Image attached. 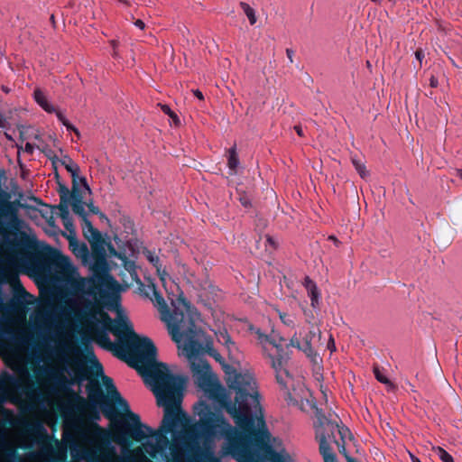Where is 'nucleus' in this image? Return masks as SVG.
<instances>
[{
    "label": "nucleus",
    "instance_id": "5701e85b",
    "mask_svg": "<svg viewBox=\"0 0 462 462\" xmlns=\"http://www.w3.org/2000/svg\"><path fill=\"white\" fill-rule=\"evenodd\" d=\"M201 458L203 462H221L220 458L216 457L213 449L208 447L201 452Z\"/></svg>",
    "mask_w": 462,
    "mask_h": 462
},
{
    "label": "nucleus",
    "instance_id": "20e7f679",
    "mask_svg": "<svg viewBox=\"0 0 462 462\" xmlns=\"http://www.w3.org/2000/svg\"><path fill=\"white\" fill-rule=\"evenodd\" d=\"M21 252L23 262L33 270L49 267L56 273L68 275L73 266L70 259L62 253L47 244H37L35 241H25L22 244Z\"/></svg>",
    "mask_w": 462,
    "mask_h": 462
},
{
    "label": "nucleus",
    "instance_id": "ddd939ff",
    "mask_svg": "<svg viewBox=\"0 0 462 462\" xmlns=\"http://www.w3.org/2000/svg\"><path fill=\"white\" fill-rule=\"evenodd\" d=\"M319 453L322 456L324 462H337V456L332 451L325 435L319 437Z\"/></svg>",
    "mask_w": 462,
    "mask_h": 462
},
{
    "label": "nucleus",
    "instance_id": "4d7b16f0",
    "mask_svg": "<svg viewBox=\"0 0 462 462\" xmlns=\"http://www.w3.org/2000/svg\"><path fill=\"white\" fill-rule=\"evenodd\" d=\"M371 1L377 5H382L383 3V0H371Z\"/></svg>",
    "mask_w": 462,
    "mask_h": 462
},
{
    "label": "nucleus",
    "instance_id": "6e6d98bb",
    "mask_svg": "<svg viewBox=\"0 0 462 462\" xmlns=\"http://www.w3.org/2000/svg\"><path fill=\"white\" fill-rule=\"evenodd\" d=\"M4 126V117L3 116L0 114V127H3Z\"/></svg>",
    "mask_w": 462,
    "mask_h": 462
},
{
    "label": "nucleus",
    "instance_id": "0eeeda50",
    "mask_svg": "<svg viewBox=\"0 0 462 462\" xmlns=\"http://www.w3.org/2000/svg\"><path fill=\"white\" fill-rule=\"evenodd\" d=\"M72 371L74 378L71 380L68 379L62 371L40 368L38 374L47 378V382L51 384L53 391L72 392L69 386L75 383H79L84 380V371L81 367L74 366Z\"/></svg>",
    "mask_w": 462,
    "mask_h": 462
},
{
    "label": "nucleus",
    "instance_id": "1a4fd4ad",
    "mask_svg": "<svg viewBox=\"0 0 462 462\" xmlns=\"http://www.w3.org/2000/svg\"><path fill=\"white\" fill-rule=\"evenodd\" d=\"M191 370L194 375L197 376V383L200 387L204 388L211 385V367L207 361L193 362Z\"/></svg>",
    "mask_w": 462,
    "mask_h": 462
},
{
    "label": "nucleus",
    "instance_id": "c03bdc74",
    "mask_svg": "<svg viewBox=\"0 0 462 462\" xmlns=\"http://www.w3.org/2000/svg\"><path fill=\"white\" fill-rule=\"evenodd\" d=\"M134 24H135V26H136V27H138V28H139V29H141V30H143V29H144V27H145L144 23H143L142 20H140V19L136 20V21L134 22Z\"/></svg>",
    "mask_w": 462,
    "mask_h": 462
},
{
    "label": "nucleus",
    "instance_id": "e433bc0d",
    "mask_svg": "<svg viewBox=\"0 0 462 462\" xmlns=\"http://www.w3.org/2000/svg\"><path fill=\"white\" fill-rule=\"evenodd\" d=\"M415 57L416 59L421 62V60L424 59L425 55H424V51L421 50V49H418L416 51H415Z\"/></svg>",
    "mask_w": 462,
    "mask_h": 462
},
{
    "label": "nucleus",
    "instance_id": "39448f33",
    "mask_svg": "<svg viewBox=\"0 0 462 462\" xmlns=\"http://www.w3.org/2000/svg\"><path fill=\"white\" fill-rule=\"evenodd\" d=\"M198 318L199 313L196 310L191 313L176 312L173 317L174 325L169 328L174 342L179 344L182 338L185 339L182 350L189 360L197 357L202 348L201 344L197 339L196 320Z\"/></svg>",
    "mask_w": 462,
    "mask_h": 462
},
{
    "label": "nucleus",
    "instance_id": "2eb2a0df",
    "mask_svg": "<svg viewBox=\"0 0 462 462\" xmlns=\"http://www.w3.org/2000/svg\"><path fill=\"white\" fill-rule=\"evenodd\" d=\"M33 96L37 104H39L45 111L52 112L54 110L53 107L49 105L44 93L41 89H35Z\"/></svg>",
    "mask_w": 462,
    "mask_h": 462
},
{
    "label": "nucleus",
    "instance_id": "bb28decb",
    "mask_svg": "<svg viewBox=\"0 0 462 462\" xmlns=\"http://www.w3.org/2000/svg\"><path fill=\"white\" fill-rule=\"evenodd\" d=\"M8 382H9L10 385L12 387H14V389H16L17 391H23V392L25 391V387H24L23 382V380L21 378H16V377H14V376H9Z\"/></svg>",
    "mask_w": 462,
    "mask_h": 462
},
{
    "label": "nucleus",
    "instance_id": "4c0bfd02",
    "mask_svg": "<svg viewBox=\"0 0 462 462\" xmlns=\"http://www.w3.org/2000/svg\"><path fill=\"white\" fill-rule=\"evenodd\" d=\"M223 345L226 346L229 352H231L232 348L235 347V342L231 339V337L229 340L224 341Z\"/></svg>",
    "mask_w": 462,
    "mask_h": 462
},
{
    "label": "nucleus",
    "instance_id": "774afa93",
    "mask_svg": "<svg viewBox=\"0 0 462 462\" xmlns=\"http://www.w3.org/2000/svg\"><path fill=\"white\" fill-rule=\"evenodd\" d=\"M116 355L118 356V357H123V355L119 352H116Z\"/></svg>",
    "mask_w": 462,
    "mask_h": 462
},
{
    "label": "nucleus",
    "instance_id": "c9c22d12",
    "mask_svg": "<svg viewBox=\"0 0 462 462\" xmlns=\"http://www.w3.org/2000/svg\"><path fill=\"white\" fill-rule=\"evenodd\" d=\"M14 288H15V290H17V291H20L23 295H26L27 294V292H26L25 289L23 288V286L20 283L19 279H17V284L14 285Z\"/></svg>",
    "mask_w": 462,
    "mask_h": 462
},
{
    "label": "nucleus",
    "instance_id": "a18cd8bd",
    "mask_svg": "<svg viewBox=\"0 0 462 462\" xmlns=\"http://www.w3.org/2000/svg\"><path fill=\"white\" fill-rule=\"evenodd\" d=\"M193 94L196 97H198L199 99L200 100H203L204 99V96L202 94V92L199 89H195L193 90Z\"/></svg>",
    "mask_w": 462,
    "mask_h": 462
},
{
    "label": "nucleus",
    "instance_id": "a878e982",
    "mask_svg": "<svg viewBox=\"0 0 462 462\" xmlns=\"http://www.w3.org/2000/svg\"><path fill=\"white\" fill-rule=\"evenodd\" d=\"M436 455L439 457V458L443 462H453L452 456L448 453L444 448L438 447L435 449Z\"/></svg>",
    "mask_w": 462,
    "mask_h": 462
},
{
    "label": "nucleus",
    "instance_id": "8fccbe9b",
    "mask_svg": "<svg viewBox=\"0 0 462 462\" xmlns=\"http://www.w3.org/2000/svg\"><path fill=\"white\" fill-rule=\"evenodd\" d=\"M328 347L331 350H334L335 349V344H334V339L332 337H330V340L328 342Z\"/></svg>",
    "mask_w": 462,
    "mask_h": 462
},
{
    "label": "nucleus",
    "instance_id": "423d86ee",
    "mask_svg": "<svg viewBox=\"0 0 462 462\" xmlns=\"http://www.w3.org/2000/svg\"><path fill=\"white\" fill-rule=\"evenodd\" d=\"M151 289L152 291L153 299L152 301L157 306L159 312L162 315V320L168 324V328L174 325V314L177 313H191L196 309L193 308L190 303L180 295L177 299V302L173 304V310L171 311L162 295L157 291L154 284H152Z\"/></svg>",
    "mask_w": 462,
    "mask_h": 462
},
{
    "label": "nucleus",
    "instance_id": "f8f14e48",
    "mask_svg": "<svg viewBox=\"0 0 462 462\" xmlns=\"http://www.w3.org/2000/svg\"><path fill=\"white\" fill-rule=\"evenodd\" d=\"M70 197L71 199L69 204L73 212L78 215L81 220L88 217V214L84 208L83 195L79 188V185L72 186Z\"/></svg>",
    "mask_w": 462,
    "mask_h": 462
},
{
    "label": "nucleus",
    "instance_id": "9d476101",
    "mask_svg": "<svg viewBox=\"0 0 462 462\" xmlns=\"http://www.w3.org/2000/svg\"><path fill=\"white\" fill-rule=\"evenodd\" d=\"M82 221V231L86 239L89 241L93 252L97 250L98 245H102L103 238L101 233L93 226L91 221L86 217Z\"/></svg>",
    "mask_w": 462,
    "mask_h": 462
},
{
    "label": "nucleus",
    "instance_id": "13d9d810",
    "mask_svg": "<svg viewBox=\"0 0 462 462\" xmlns=\"http://www.w3.org/2000/svg\"><path fill=\"white\" fill-rule=\"evenodd\" d=\"M97 250H100V254H103V252H101V250H102L101 245H98L97 246V250L94 252V254H96L97 252Z\"/></svg>",
    "mask_w": 462,
    "mask_h": 462
},
{
    "label": "nucleus",
    "instance_id": "58836bf2",
    "mask_svg": "<svg viewBox=\"0 0 462 462\" xmlns=\"http://www.w3.org/2000/svg\"><path fill=\"white\" fill-rule=\"evenodd\" d=\"M430 86L431 88H437L439 86L438 79L433 75H431V77L430 79Z\"/></svg>",
    "mask_w": 462,
    "mask_h": 462
},
{
    "label": "nucleus",
    "instance_id": "052dcab7",
    "mask_svg": "<svg viewBox=\"0 0 462 462\" xmlns=\"http://www.w3.org/2000/svg\"><path fill=\"white\" fill-rule=\"evenodd\" d=\"M9 456H11V457H14V456H16L15 451H14V450H11V451L9 452Z\"/></svg>",
    "mask_w": 462,
    "mask_h": 462
},
{
    "label": "nucleus",
    "instance_id": "09e8293b",
    "mask_svg": "<svg viewBox=\"0 0 462 462\" xmlns=\"http://www.w3.org/2000/svg\"><path fill=\"white\" fill-rule=\"evenodd\" d=\"M42 216L47 219V222H48L50 225H51V224L54 222V220H53V217H52V213H51V214H50V217H49V218H48V217H47V216H46V215H44V214H42Z\"/></svg>",
    "mask_w": 462,
    "mask_h": 462
},
{
    "label": "nucleus",
    "instance_id": "f704fd0d",
    "mask_svg": "<svg viewBox=\"0 0 462 462\" xmlns=\"http://www.w3.org/2000/svg\"><path fill=\"white\" fill-rule=\"evenodd\" d=\"M67 130L68 131H72L75 133V134L79 138L80 137V133L79 131L73 125H71L70 123H69V125H65Z\"/></svg>",
    "mask_w": 462,
    "mask_h": 462
},
{
    "label": "nucleus",
    "instance_id": "7ed1b4c3",
    "mask_svg": "<svg viewBox=\"0 0 462 462\" xmlns=\"http://www.w3.org/2000/svg\"><path fill=\"white\" fill-rule=\"evenodd\" d=\"M103 384L107 391V395L103 392L101 385L97 382H90L87 385L88 401L79 397V408L84 414L91 420H100V411L109 420H113L117 411L115 404H117L125 412V416L132 422V425L126 424L125 430H119L116 433V441L121 445H129L130 439L135 441H142L147 438V433L154 436L156 443H148L151 450H147L149 455L156 457V454L163 451L169 445L170 440L166 432L159 428L158 431L141 422L140 416L131 411L128 402L121 396L114 384L112 378L103 375Z\"/></svg>",
    "mask_w": 462,
    "mask_h": 462
},
{
    "label": "nucleus",
    "instance_id": "b1692460",
    "mask_svg": "<svg viewBox=\"0 0 462 462\" xmlns=\"http://www.w3.org/2000/svg\"><path fill=\"white\" fill-rule=\"evenodd\" d=\"M308 296L310 299V305L313 308H317L319 303L320 292L319 290L315 288L313 291H308Z\"/></svg>",
    "mask_w": 462,
    "mask_h": 462
},
{
    "label": "nucleus",
    "instance_id": "aec40b11",
    "mask_svg": "<svg viewBox=\"0 0 462 462\" xmlns=\"http://www.w3.org/2000/svg\"><path fill=\"white\" fill-rule=\"evenodd\" d=\"M24 430L31 434H46V430L40 422H24Z\"/></svg>",
    "mask_w": 462,
    "mask_h": 462
},
{
    "label": "nucleus",
    "instance_id": "6e6552de",
    "mask_svg": "<svg viewBox=\"0 0 462 462\" xmlns=\"http://www.w3.org/2000/svg\"><path fill=\"white\" fill-rule=\"evenodd\" d=\"M276 356L268 354L267 356L270 359L272 368L275 372L277 383L282 389L288 390V379H291V375L287 369V365L291 358L290 354L284 350L282 344L279 348H276Z\"/></svg>",
    "mask_w": 462,
    "mask_h": 462
},
{
    "label": "nucleus",
    "instance_id": "473e14b6",
    "mask_svg": "<svg viewBox=\"0 0 462 462\" xmlns=\"http://www.w3.org/2000/svg\"><path fill=\"white\" fill-rule=\"evenodd\" d=\"M57 117L64 126L69 125V120L64 116V115L61 112H57Z\"/></svg>",
    "mask_w": 462,
    "mask_h": 462
},
{
    "label": "nucleus",
    "instance_id": "a19ab883",
    "mask_svg": "<svg viewBox=\"0 0 462 462\" xmlns=\"http://www.w3.org/2000/svg\"><path fill=\"white\" fill-rule=\"evenodd\" d=\"M286 56L288 58V60H290V62L292 63L293 62L294 51L291 49H287L286 50Z\"/></svg>",
    "mask_w": 462,
    "mask_h": 462
},
{
    "label": "nucleus",
    "instance_id": "4468645a",
    "mask_svg": "<svg viewBox=\"0 0 462 462\" xmlns=\"http://www.w3.org/2000/svg\"><path fill=\"white\" fill-rule=\"evenodd\" d=\"M58 192L60 195V204L53 206L51 208L53 209H59V211H62L63 214H65L66 208H69V205L70 202L71 191H69V189L65 185L59 183Z\"/></svg>",
    "mask_w": 462,
    "mask_h": 462
},
{
    "label": "nucleus",
    "instance_id": "2f4dec72",
    "mask_svg": "<svg viewBox=\"0 0 462 462\" xmlns=\"http://www.w3.org/2000/svg\"><path fill=\"white\" fill-rule=\"evenodd\" d=\"M231 337L229 336V334L227 333V331H224V332H220L219 335L217 336V340L218 342H220L221 344L224 343V341H226V340H229Z\"/></svg>",
    "mask_w": 462,
    "mask_h": 462
},
{
    "label": "nucleus",
    "instance_id": "ea45409f",
    "mask_svg": "<svg viewBox=\"0 0 462 462\" xmlns=\"http://www.w3.org/2000/svg\"><path fill=\"white\" fill-rule=\"evenodd\" d=\"M88 208H89V211H90L91 213L95 214V215H97V214L100 212L99 208H98L97 207L94 206V204H93V203H89V204L88 205Z\"/></svg>",
    "mask_w": 462,
    "mask_h": 462
},
{
    "label": "nucleus",
    "instance_id": "3c124183",
    "mask_svg": "<svg viewBox=\"0 0 462 462\" xmlns=\"http://www.w3.org/2000/svg\"><path fill=\"white\" fill-rule=\"evenodd\" d=\"M158 272H159L160 279L162 280V282H164V281H165L164 276L167 274L166 272L163 271L162 273H161L160 270H158Z\"/></svg>",
    "mask_w": 462,
    "mask_h": 462
},
{
    "label": "nucleus",
    "instance_id": "680f3d73",
    "mask_svg": "<svg viewBox=\"0 0 462 462\" xmlns=\"http://www.w3.org/2000/svg\"><path fill=\"white\" fill-rule=\"evenodd\" d=\"M33 199H34L37 203L42 204V205H44V204L42 202V200H41V199H37V198H33Z\"/></svg>",
    "mask_w": 462,
    "mask_h": 462
},
{
    "label": "nucleus",
    "instance_id": "37998d69",
    "mask_svg": "<svg viewBox=\"0 0 462 462\" xmlns=\"http://www.w3.org/2000/svg\"><path fill=\"white\" fill-rule=\"evenodd\" d=\"M161 107L162 112L168 116L172 112L168 105H162Z\"/></svg>",
    "mask_w": 462,
    "mask_h": 462
},
{
    "label": "nucleus",
    "instance_id": "4be33fe9",
    "mask_svg": "<svg viewBox=\"0 0 462 462\" xmlns=\"http://www.w3.org/2000/svg\"><path fill=\"white\" fill-rule=\"evenodd\" d=\"M240 6L244 13L245 14V15L247 16L250 24L254 25L256 23L255 11L247 3L245 2H241Z\"/></svg>",
    "mask_w": 462,
    "mask_h": 462
},
{
    "label": "nucleus",
    "instance_id": "0e129e2a",
    "mask_svg": "<svg viewBox=\"0 0 462 462\" xmlns=\"http://www.w3.org/2000/svg\"><path fill=\"white\" fill-rule=\"evenodd\" d=\"M329 239H331V241H335L336 243L338 242L335 236H329Z\"/></svg>",
    "mask_w": 462,
    "mask_h": 462
},
{
    "label": "nucleus",
    "instance_id": "603ef678",
    "mask_svg": "<svg viewBox=\"0 0 462 462\" xmlns=\"http://www.w3.org/2000/svg\"><path fill=\"white\" fill-rule=\"evenodd\" d=\"M316 335V331L315 330H310L309 334L306 336V337H309V338H313Z\"/></svg>",
    "mask_w": 462,
    "mask_h": 462
},
{
    "label": "nucleus",
    "instance_id": "412c9836",
    "mask_svg": "<svg viewBox=\"0 0 462 462\" xmlns=\"http://www.w3.org/2000/svg\"><path fill=\"white\" fill-rule=\"evenodd\" d=\"M65 211H66L65 214H63L62 211H60V217L61 218V220L63 222V226H64L65 229L68 230L69 232L74 234V232H75L74 225H73L72 219L69 215V208H66Z\"/></svg>",
    "mask_w": 462,
    "mask_h": 462
},
{
    "label": "nucleus",
    "instance_id": "f3484780",
    "mask_svg": "<svg viewBox=\"0 0 462 462\" xmlns=\"http://www.w3.org/2000/svg\"><path fill=\"white\" fill-rule=\"evenodd\" d=\"M239 163V159L236 153V147H232L228 151V168L231 171V174H234L236 172V168Z\"/></svg>",
    "mask_w": 462,
    "mask_h": 462
},
{
    "label": "nucleus",
    "instance_id": "bf43d9fd",
    "mask_svg": "<svg viewBox=\"0 0 462 462\" xmlns=\"http://www.w3.org/2000/svg\"><path fill=\"white\" fill-rule=\"evenodd\" d=\"M111 44H112V46H113L114 50H115V49H116V47L117 46V42H116L115 40L111 41Z\"/></svg>",
    "mask_w": 462,
    "mask_h": 462
},
{
    "label": "nucleus",
    "instance_id": "79ce46f5",
    "mask_svg": "<svg viewBox=\"0 0 462 462\" xmlns=\"http://www.w3.org/2000/svg\"><path fill=\"white\" fill-rule=\"evenodd\" d=\"M97 215H98V217H99V218H100V220H101V221H104V222H106L107 225H110V220H109V218H108V217H107L104 213H102V212L100 211Z\"/></svg>",
    "mask_w": 462,
    "mask_h": 462
},
{
    "label": "nucleus",
    "instance_id": "a211bd4d",
    "mask_svg": "<svg viewBox=\"0 0 462 462\" xmlns=\"http://www.w3.org/2000/svg\"><path fill=\"white\" fill-rule=\"evenodd\" d=\"M69 245L73 247L72 251L76 254L85 256L88 254L87 245L84 243H79L75 237L69 238Z\"/></svg>",
    "mask_w": 462,
    "mask_h": 462
},
{
    "label": "nucleus",
    "instance_id": "c756f323",
    "mask_svg": "<svg viewBox=\"0 0 462 462\" xmlns=\"http://www.w3.org/2000/svg\"><path fill=\"white\" fill-rule=\"evenodd\" d=\"M85 283L84 281H79L72 283V289L76 292H84Z\"/></svg>",
    "mask_w": 462,
    "mask_h": 462
},
{
    "label": "nucleus",
    "instance_id": "de8ad7c7",
    "mask_svg": "<svg viewBox=\"0 0 462 462\" xmlns=\"http://www.w3.org/2000/svg\"><path fill=\"white\" fill-rule=\"evenodd\" d=\"M169 116L174 120L175 124L180 123L178 116L173 111L169 115Z\"/></svg>",
    "mask_w": 462,
    "mask_h": 462
},
{
    "label": "nucleus",
    "instance_id": "c85d7f7f",
    "mask_svg": "<svg viewBox=\"0 0 462 462\" xmlns=\"http://www.w3.org/2000/svg\"><path fill=\"white\" fill-rule=\"evenodd\" d=\"M303 286L307 291H313L315 288H317L316 282L312 281L309 276L304 278Z\"/></svg>",
    "mask_w": 462,
    "mask_h": 462
},
{
    "label": "nucleus",
    "instance_id": "6ab92c4d",
    "mask_svg": "<svg viewBox=\"0 0 462 462\" xmlns=\"http://www.w3.org/2000/svg\"><path fill=\"white\" fill-rule=\"evenodd\" d=\"M256 333L261 341L264 340V341L268 342L270 345L273 346L275 348H279L280 345L284 340L283 337H279V338H277L275 336L265 335V334L260 332V330H257Z\"/></svg>",
    "mask_w": 462,
    "mask_h": 462
},
{
    "label": "nucleus",
    "instance_id": "864d4df0",
    "mask_svg": "<svg viewBox=\"0 0 462 462\" xmlns=\"http://www.w3.org/2000/svg\"><path fill=\"white\" fill-rule=\"evenodd\" d=\"M240 200H241L242 205L245 207H248V205L250 204V202L246 199H241Z\"/></svg>",
    "mask_w": 462,
    "mask_h": 462
},
{
    "label": "nucleus",
    "instance_id": "f03ea898",
    "mask_svg": "<svg viewBox=\"0 0 462 462\" xmlns=\"http://www.w3.org/2000/svg\"><path fill=\"white\" fill-rule=\"evenodd\" d=\"M226 384L236 392L234 402L224 399L221 402L226 411L233 418L237 429L231 426L226 418L214 412L205 402H201L200 428L208 435L219 433L226 439L222 448L223 455H231L237 462H258L260 457L270 462H284L282 456L269 444L271 434L263 416L257 418L259 428L255 427L253 409H261L259 393L254 391V381L248 374L238 373L232 366L226 369Z\"/></svg>",
    "mask_w": 462,
    "mask_h": 462
},
{
    "label": "nucleus",
    "instance_id": "9b49d317",
    "mask_svg": "<svg viewBox=\"0 0 462 462\" xmlns=\"http://www.w3.org/2000/svg\"><path fill=\"white\" fill-rule=\"evenodd\" d=\"M60 162L61 165H63L64 168L67 170V171L70 173L71 178H72V186H78L79 180L81 182V184L83 185V187L85 189H87L88 191H90V189L87 183L86 178H84V177L79 178V165L76 162H74V161L70 157L64 156L63 159H61Z\"/></svg>",
    "mask_w": 462,
    "mask_h": 462
},
{
    "label": "nucleus",
    "instance_id": "5fc2aeb1",
    "mask_svg": "<svg viewBox=\"0 0 462 462\" xmlns=\"http://www.w3.org/2000/svg\"><path fill=\"white\" fill-rule=\"evenodd\" d=\"M411 462H420V460L417 457L413 456L412 454H411Z\"/></svg>",
    "mask_w": 462,
    "mask_h": 462
},
{
    "label": "nucleus",
    "instance_id": "393cba45",
    "mask_svg": "<svg viewBox=\"0 0 462 462\" xmlns=\"http://www.w3.org/2000/svg\"><path fill=\"white\" fill-rule=\"evenodd\" d=\"M352 163L361 178L365 179L368 175L365 164L362 163L359 160L352 158Z\"/></svg>",
    "mask_w": 462,
    "mask_h": 462
},
{
    "label": "nucleus",
    "instance_id": "72a5a7b5",
    "mask_svg": "<svg viewBox=\"0 0 462 462\" xmlns=\"http://www.w3.org/2000/svg\"><path fill=\"white\" fill-rule=\"evenodd\" d=\"M23 151L28 154H32L34 152V146L30 143H26Z\"/></svg>",
    "mask_w": 462,
    "mask_h": 462
},
{
    "label": "nucleus",
    "instance_id": "dca6fc26",
    "mask_svg": "<svg viewBox=\"0 0 462 462\" xmlns=\"http://www.w3.org/2000/svg\"><path fill=\"white\" fill-rule=\"evenodd\" d=\"M299 350L302 351L307 357L314 360L317 357V353L311 346V338L305 337L304 342L299 347Z\"/></svg>",
    "mask_w": 462,
    "mask_h": 462
},
{
    "label": "nucleus",
    "instance_id": "69168bd1",
    "mask_svg": "<svg viewBox=\"0 0 462 462\" xmlns=\"http://www.w3.org/2000/svg\"><path fill=\"white\" fill-rule=\"evenodd\" d=\"M284 317H285V315H282V314L280 315L281 319H282L284 323H286V321H285V318H284Z\"/></svg>",
    "mask_w": 462,
    "mask_h": 462
},
{
    "label": "nucleus",
    "instance_id": "f257e3e1",
    "mask_svg": "<svg viewBox=\"0 0 462 462\" xmlns=\"http://www.w3.org/2000/svg\"><path fill=\"white\" fill-rule=\"evenodd\" d=\"M82 303L83 308L75 311L74 317L88 327L100 346L115 349L108 331L115 336L126 334L123 348L129 356V365L144 378L156 397L157 405L164 409L161 430L175 433L179 428H187L190 419L181 408L184 379L172 374L166 364L156 362L157 348L152 340L138 336L125 320H113L100 304L86 299Z\"/></svg>",
    "mask_w": 462,
    "mask_h": 462
},
{
    "label": "nucleus",
    "instance_id": "7c9ffc66",
    "mask_svg": "<svg viewBox=\"0 0 462 462\" xmlns=\"http://www.w3.org/2000/svg\"><path fill=\"white\" fill-rule=\"evenodd\" d=\"M301 343L299 339V337L296 336V334L294 336H292V337L291 338L290 340V343L287 345V347L289 346H293L297 349H299V347L300 346Z\"/></svg>",
    "mask_w": 462,
    "mask_h": 462
},
{
    "label": "nucleus",
    "instance_id": "e2e57ef3",
    "mask_svg": "<svg viewBox=\"0 0 462 462\" xmlns=\"http://www.w3.org/2000/svg\"><path fill=\"white\" fill-rule=\"evenodd\" d=\"M267 241H268L270 244L273 245V238H272V237L268 236V237H267Z\"/></svg>",
    "mask_w": 462,
    "mask_h": 462
},
{
    "label": "nucleus",
    "instance_id": "cd10ccee",
    "mask_svg": "<svg viewBox=\"0 0 462 462\" xmlns=\"http://www.w3.org/2000/svg\"><path fill=\"white\" fill-rule=\"evenodd\" d=\"M374 374L378 382L383 384H392L391 381L380 371L378 367H374Z\"/></svg>",
    "mask_w": 462,
    "mask_h": 462
},
{
    "label": "nucleus",
    "instance_id": "49530a36",
    "mask_svg": "<svg viewBox=\"0 0 462 462\" xmlns=\"http://www.w3.org/2000/svg\"><path fill=\"white\" fill-rule=\"evenodd\" d=\"M294 130L299 136H303V130L301 125H298L294 126Z\"/></svg>",
    "mask_w": 462,
    "mask_h": 462
},
{
    "label": "nucleus",
    "instance_id": "338daca9",
    "mask_svg": "<svg viewBox=\"0 0 462 462\" xmlns=\"http://www.w3.org/2000/svg\"><path fill=\"white\" fill-rule=\"evenodd\" d=\"M458 176L462 179V169L458 170Z\"/></svg>",
    "mask_w": 462,
    "mask_h": 462
}]
</instances>
